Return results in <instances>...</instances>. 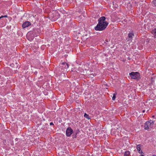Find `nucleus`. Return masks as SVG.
I'll use <instances>...</instances> for the list:
<instances>
[{
  "label": "nucleus",
  "mask_w": 156,
  "mask_h": 156,
  "mask_svg": "<svg viewBox=\"0 0 156 156\" xmlns=\"http://www.w3.org/2000/svg\"><path fill=\"white\" fill-rule=\"evenodd\" d=\"M2 18H3V17L2 16H0V19H1Z\"/></svg>",
  "instance_id": "nucleus-19"
},
{
  "label": "nucleus",
  "mask_w": 156,
  "mask_h": 156,
  "mask_svg": "<svg viewBox=\"0 0 156 156\" xmlns=\"http://www.w3.org/2000/svg\"><path fill=\"white\" fill-rule=\"evenodd\" d=\"M62 64L63 65V67H64L65 69H67L69 67V65L67 63H66L65 62H63Z\"/></svg>",
  "instance_id": "nucleus-8"
},
{
  "label": "nucleus",
  "mask_w": 156,
  "mask_h": 156,
  "mask_svg": "<svg viewBox=\"0 0 156 156\" xmlns=\"http://www.w3.org/2000/svg\"><path fill=\"white\" fill-rule=\"evenodd\" d=\"M133 36H134L133 34L132 33H129L128 34V37L129 38H130V39H132Z\"/></svg>",
  "instance_id": "nucleus-10"
},
{
  "label": "nucleus",
  "mask_w": 156,
  "mask_h": 156,
  "mask_svg": "<svg viewBox=\"0 0 156 156\" xmlns=\"http://www.w3.org/2000/svg\"><path fill=\"white\" fill-rule=\"evenodd\" d=\"M151 82H153L154 81V79L152 77H151Z\"/></svg>",
  "instance_id": "nucleus-16"
},
{
  "label": "nucleus",
  "mask_w": 156,
  "mask_h": 156,
  "mask_svg": "<svg viewBox=\"0 0 156 156\" xmlns=\"http://www.w3.org/2000/svg\"><path fill=\"white\" fill-rule=\"evenodd\" d=\"M129 75L132 79L138 80L140 78L139 73L138 72H133L129 73Z\"/></svg>",
  "instance_id": "nucleus-2"
},
{
  "label": "nucleus",
  "mask_w": 156,
  "mask_h": 156,
  "mask_svg": "<svg viewBox=\"0 0 156 156\" xmlns=\"http://www.w3.org/2000/svg\"><path fill=\"white\" fill-rule=\"evenodd\" d=\"M73 129L70 127H68L66 130V135L68 136H69L73 133Z\"/></svg>",
  "instance_id": "nucleus-5"
},
{
  "label": "nucleus",
  "mask_w": 156,
  "mask_h": 156,
  "mask_svg": "<svg viewBox=\"0 0 156 156\" xmlns=\"http://www.w3.org/2000/svg\"><path fill=\"white\" fill-rule=\"evenodd\" d=\"M31 24L30 22L29 21H26L23 23L22 25V27L24 28L28 27Z\"/></svg>",
  "instance_id": "nucleus-6"
},
{
  "label": "nucleus",
  "mask_w": 156,
  "mask_h": 156,
  "mask_svg": "<svg viewBox=\"0 0 156 156\" xmlns=\"http://www.w3.org/2000/svg\"><path fill=\"white\" fill-rule=\"evenodd\" d=\"M50 125H53V122H51L50 123Z\"/></svg>",
  "instance_id": "nucleus-18"
},
{
  "label": "nucleus",
  "mask_w": 156,
  "mask_h": 156,
  "mask_svg": "<svg viewBox=\"0 0 156 156\" xmlns=\"http://www.w3.org/2000/svg\"><path fill=\"white\" fill-rule=\"evenodd\" d=\"M154 117V115H153V116H152V117Z\"/></svg>",
  "instance_id": "nucleus-22"
},
{
  "label": "nucleus",
  "mask_w": 156,
  "mask_h": 156,
  "mask_svg": "<svg viewBox=\"0 0 156 156\" xmlns=\"http://www.w3.org/2000/svg\"><path fill=\"white\" fill-rule=\"evenodd\" d=\"M147 122H149V123H151V124H153V125H154V122L153 121L151 120H149V121H147Z\"/></svg>",
  "instance_id": "nucleus-14"
},
{
  "label": "nucleus",
  "mask_w": 156,
  "mask_h": 156,
  "mask_svg": "<svg viewBox=\"0 0 156 156\" xmlns=\"http://www.w3.org/2000/svg\"><path fill=\"white\" fill-rule=\"evenodd\" d=\"M36 30H33V31H32L31 32L30 31L29 32H28L27 33V37H29L30 35H31V36L32 37L31 39H33V38H34V36H37V34H34V32H36Z\"/></svg>",
  "instance_id": "nucleus-4"
},
{
  "label": "nucleus",
  "mask_w": 156,
  "mask_h": 156,
  "mask_svg": "<svg viewBox=\"0 0 156 156\" xmlns=\"http://www.w3.org/2000/svg\"><path fill=\"white\" fill-rule=\"evenodd\" d=\"M130 154V152L129 151H126L125 152L124 154V156H128Z\"/></svg>",
  "instance_id": "nucleus-11"
},
{
  "label": "nucleus",
  "mask_w": 156,
  "mask_h": 156,
  "mask_svg": "<svg viewBox=\"0 0 156 156\" xmlns=\"http://www.w3.org/2000/svg\"><path fill=\"white\" fill-rule=\"evenodd\" d=\"M116 95V93H114L113 94V96L112 98V99L113 100H114L115 98V96Z\"/></svg>",
  "instance_id": "nucleus-13"
},
{
  "label": "nucleus",
  "mask_w": 156,
  "mask_h": 156,
  "mask_svg": "<svg viewBox=\"0 0 156 156\" xmlns=\"http://www.w3.org/2000/svg\"><path fill=\"white\" fill-rule=\"evenodd\" d=\"M105 16H102L98 19V23L95 27V30L101 31L104 30L106 28L108 23L105 21Z\"/></svg>",
  "instance_id": "nucleus-1"
},
{
  "label": "nucleus",
  "mask_w": 156,
  "mask_h": 156,
  "mask_svg": "<svg viewBox=\"0 0 156 156\" xmlns=\"http://www.w3.org/2000/svg\"><path fill=\"white\" fill-rule=\"evenodd\" d=\"M140 156H144L143 154H141Z\"/></svg>",
  "instance_id": "nucleus-20"
},
{
  "label": "nucleus",
  "mask_w": 156,
  "mask_h": 156,
  "mask_svg": "<svg viewBox=\"0 0 156 156\" xmlns=\"http://www.w3.org/2000/svg\"><path fill=\"white\" fill-rule=\"evenodd\" d=\"M153 156H154V155H153Z\"/></svg>",
  "instance_id": "nucleus-23"
},
{
  "label": "nucleus",
  "mask_w": 156,
  "mask_h": 156,
  "mask_svg": "<svg viewBox=\"0 0 156 156\" xmlns=\"http://www.w3.org/2000/svg\"><path fill=\"white\" fill-rule=\"evenodd\" d=\"M84 117L87 119H90V118L89 117V116L88 115L85 113L84 115Z\"/></svg>",
  "instance_id": "nucleus-12"
},
{
  "label": "nucleus",
  "mask_w": 156,
  "mask_h": 156,
  "mask_svg": "<svg viewBox=\"0 0 156 156\" xmlns=\"http://www.w3.org/2000/svg\"><path fill=\"white\" fill-rule=\"evenodd\" d=\"M153 3L156 6V0H154L153 1Z\"/></svg>",
  "instance_id": "nucleus-15"
},
{
  "label": "nucleus",
  "mask_w": 156,
  "mask_h": 156,
  "mask_svg": "<svg viewBox=\"0 0 156 156\" xmlns=\"http://www.w3.org/2000/svg\"><path fill=\"white\" fill-rule=\"evenodd\" d=\"M152 34L154 35V38H156V28L152 30L151 32Z\"/></svg>",
  "instance_id": "nucleus-9"
},
{
  "label": "nucleus",
  "mask_w": 156,
  "mask_h": 156,
  "mask_svg": "<svg viewBox=\"0 0 156 156\" xmlns=\"http://www.w3.org/2000/svg\"><path fill=\"white\" fill-rule=\"evenodd\" d=\"M144 112H145V110H143V113H144Z\"/></svg>",
  "instance_id": "nucleus-21"
},
{
  "label": "nucleus",
  "mask_w": 156,
  "mask_h": 156,
  "mask_svg": "<svg viewBox=\"0 0 156 156\" xmlns=\"http://www.w3.org/2000/svg\"><path fill=\"white\" fill-rule=\"evenodd\" d=\"M154 125L149 123V122H146L144 125V129L146 130L148 129H149L153 127Z\"/></svg>",
  "instance_id": "nucleus-3"
},
{
  "label": "nucleus",
  "mask_w": 156,
  "mask_h": 156,
  "mask_svg": "<svg viewBox=\"0 0 156 156\" xmlns=\"http://www.w3.org/2000/svg\"><path fill=\"white\" fill-rule=\"evenodd\" d=\"M140 146H141V145L140 144H138V145H137V147H136V148H137V150L138 152L139 153H140H140L142 154V153H143V152H142V151H141V149L140 148Z\"/></svg>",
  "instance_id": "nucleus-7"
},
{
  "label": "nucleus",
  "mask_w": 156,
  "mask_h": 156,
  "mask_svg": "<svg viewBox=\"0 0 156 156\" xmlns=\"http://www.w3.org/2000/svg\"><path fill=\"white\" fill-rule=\"evenodd\" d=\"M2 16L3 17H3H7V15Z\"/></svg>",
  "instance_id": "nucleus-17"
}]
</instances>
